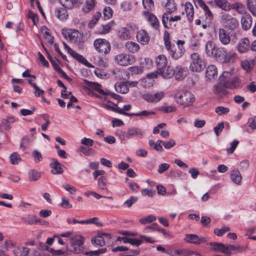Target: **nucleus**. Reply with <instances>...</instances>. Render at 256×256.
I'll use <instances>...</instances> for the list:
<instances>
[{"label": "nucleus", "instance_id": "c85d7f7f", "mask_svg": "<svg viewBox=\"0 0 256 256\" xmlns=\"http://www.w3.org/2000/svg\"><path fill=\"white\" fill-rule=\"evenodd\" d=\"M55 14L58 18L62 20H66L68 16L66 10L63 8H56Z\"/></svg>", "mask_w": 256, "mask_h": 256}, {"label": "nucleus", "instance_id": "ea45409f", "mask_svg": "<svg viewBox=\"0 0 256 256\" xmlns=\"http://www.w3.org/2000/svg\"><path fill=\"white\" fill-rule=\"evenodd\" d=\"M70 54L75 59L82 62V64H86V63H88V61L86 60V58L82 55L77 53L74 50H71V52Z\"/></svg>", "mask_w": 256, "mask_h": 256}, {"label": "nucleus", "instance_id": "8fccbe9b", "mask_svg": "<svg viewBox=\"0 0 256 256\" xmlns=\"http://www.w3.org/2000/svg\"><path fill=\"white\" fill-rule=\"evenodd\" d=\"M103 14L104 18L109 19L112 16L113 10L109 6L106 7L103 10Z\"/></svg>", "mask_w": 256, "mask_h": 256}, {"label": "nucleus", "instance_id": "13d9d810", "mask_svg": "<svg viewBox=\"0 0 256 256\" xmlns=\"http://www.w3.org/2000/svg\"><path fill=\"white\" fill-rule=\"evenodd\" d=\"M98 188L101 190H104L106 188V178L104 177H100L98 179Z\"/></svg>", "mask_w": 256, "mask_h": 256}, {"label": "nucleus", "instance_id": "a211bd4d", "mask_svg": "<svg viewBox=\"0 0 256 256\" xmlns=\"http://www.w3.org/2000/svg\"><path fill=\"white\" fill-rule=\"evenodd\" d=\"M62 164H60L57 160L53 159L52 162L50 164V166L52 168L51 172L54 174H60L63 173L64 171L62 168Z\"/></svg>", "mask_w": 256, "mask_h": 256}, {"label": "nucleus", "instance_id": "37998d69", "mask_svg": "<svg viewBox=\"0 0 256 256\" xmlns=\"http://www.w3.org/2000/svg\"><path fill=\"white\" fill-rule=\"evenodd\" d=\"M10 159L12 164H17L21 160L20 156L16 152H13L10 155Z\"/></svg>", "mask_w": 256, "mask_h": 256}, {"label": "nucleus", "instance_id": "49530a36", "mask_svg": "<svg viewBox=\"0 0 256 256\" xmlns=\"http://www.w3.org/2000/svg\"><path fill=\"white\" fill-rule=\"evenodd\" d=\"M144 7L148 11L151 10L154 7V2L152 0H142Z\"/></svg>", "mask_w": 256, "mask_h": 256}, {"label": "nucleus", "instance_id": "4d7b16f0", "mask_svg": "<svg viewBox=\"0 0 256 256\" xmlns=\"http://www.w3.org/2000/svg\"><path fill=\"white\" fill-rule=\"evenodd\" d=\"M170 167V165L166 163H162L159 165L158 172L159 174H162L167 170Z\"/></svg>", "mask_w": 256, "mask_h": 256}, {"label": "nucleus", "instance_id": "2eb2a0df", "mask_svg": "<svg viewBox=\"0 0 256 256\" xmlns=\"http://www.w3.org/2000/svg\"><path fill=\"white\" fill-rule=\"evenodd\" d=\"M136 39L141 44L144 45L148 43L150 37L148 32L145 30H141L137 33Z\"/></svg>", "mask_w": 256, "mask_h": 256}, {"label": "nucleus", "instance_id": "ddd939ff", "mask_svg": "<svg viewBox=\"0 0 256 256\" xmlns=\"http://www.w3.org/2000/svg\"><path fill=\"white\" fill-rule=\"evenodd\" d=\"M185 240L188 242L195 244H199L201 243H204L206 242V238L204 237H200L198 235L194 234H186Z\"/></svg>", "mask_w": 256, "mask_h": 256}, {"label": "nucleus", "instance_id": "0eeeda50", "mask_svg": "<svg viewBox=\"0 0 256 256\" xmlns=\"http://www.w3.org/2000/svg\"><path fill=\"white\" fill-rule=\"evenodd\" d=\"M94 45L96 50L102 54H108L111 49L110 42L105 39L98 38L96 40L94 41Z\"/></svg>", "mask_w": 256, "mask_h": 256}, {"label": "nucleus", "instance_id": "774afa93", "mask_svg": "<svg viewBox=\"0 0 256 256\" xmlns=\"http://www.w3.org/2000/svg\"><path fill=\"white\" fill-rule=\"evenodd\" d=\"M81 143L86 146H92L94 144V140L91 138H84L81 140Z\"/></svg>", "mask_w": 256, "mask_h": 256}, {"label": "nucleus", "instance_id": "7c9ffc66", "mask_svg": "<svg viewBox=\"0 0 256 256\" xmlns=\"http://www.w3.org/2000/svg\"><path fill=\"white\" fill-rule=\"evenodd\" d=\"M84 82L86 86L97 91L100 94H104V91L101 88V86L99 84L90 82L88 80H84Z\"/></svg>", "mask_w": 256, "mask_h": 256}, {"label": "nucleus", "instance_id": "aec40b11", "mask_svg": "<svg viewBox=\"0 0 256 256\" xmlns=\"http://www.w3.org/2000/svg\"><path fill=\"white\" fill-rule=\"evenodd\" d=\"M212 250L220 252L224 254H228V249H226V246L222 243L213 242L210 244Z\"/></svg>", "mask_w": 256, "mask_h": 256}, {"label": "nucleus", "instance_id": "5fc2aeb1", "mask_svg": "<svg viewBox=\"0 0 256 256\" xmlns=\"http://www.w3.org/2000/svg\"><path fill=\"white\" fill-rule=\"evenodd\" d=\"M60 4L66 8L72 9L74 6L72 0H60Z\"/></svg>", "mask_w": 256, "mask_h": 256}, {"label": "nucleus", "instance_id": "9b49d317", "mask_svg": "<svg viewBox=\"0 0 256 256\" xmlns=\"http://www.w3.org/2000/svg\"><path fill=\"white\" fill-rule=\"evenodd\" d=\"M216 54H214V58L219 59L224 62H227L230 60V54L224 48H216Z\"/></svg>", "mask_w": 256, "mask_h": 256}, {"label": "nucleus", "instance_id": "72a5a7b5", "mask_svg": "<svg viewBox=\"0 0 256 256\" xmlns=\"http://www.w3.org/2000/svg\"><path fill=\"white\" fill-rule=\"evenodd\" d=\"M118 36L121 40H128L130 37V32L126 28H123L119 30L118 32Z\"/></svg>", "mask_w": 256, "mask_h": 256}, {"label": "nucleus", "instance_id": "dca6fc26", "mask_svg": "<svg viewBox=\"0 0 256 256\" xmlns=\"http://www.w3.org/2000/svg\"><path fill=\"white\" fill-rule=\"evenodd\" d=\"M218 76V72L216 66L214 65H210L206 68V76L208 80L215 79Z\"/></svg>", "mask_w": 256, "mask_h": 256}, {"label": "nucleus", "instance_id": "bf43d9fd", "mask_svg": "<svg viewBox=\"0 0 256 256\" xmlns=\"http://www.w3.org/2000/svg\"><path fill=\"white\" fill-rule=\"evenodd\" d=\"M28 17L29 18L32 19L34 25H36V23L38 22V15L32 11H30L28 12Z\"/></svg>", "mask_w": 256, "mask_h": 256}, {"label": "nucleus", "instance_id": "a18cd8bd", "mask_svg": "<svg viewBox=\"0 0 256 256\" xmlns=\"http://www.w3.org/2000/svg\"><path fill=\"white\" fill-rule=\"evenodd\" d=\"M156 218L154 215H149L146 217L140 218L139 222L144 224L152 222L156 220Z\"/></svg>", "mask_w": 256, "mask_h": 256}, {"label": "nucleus", "instance_id": "4be33fe9", "mask_svg": "<svg viewBox=\"0 0 256 256\" xmlns=\"http://www.w3.org/2000/svg\"><path fill=\"white\" fill-rule=\"evenodd\" d=\"M158 73L160 74L164 78H170L174 76V74H175V70L172 67L168 66L166 69H162V70L160 71Z\"/></svg>", "mask_w": 256, "mask_h": 256}, {"label": "nucleus", "instance_id": "338daca9", "mask_svg": "<svg viewBox=\"0 0 256 256\" xmlns=\"http://www.w3.org/2000/svg\"><path fill=\"white\" fill-rule=\"evenodd\" d=\"M247 6L250 12L254 14L256 12V9L253 4L252 0H247Z\"/></svg>", "mask_w": 256, "mask_h": 256}, {"label": "nucleus", "instance_id": "a19ab883", "mask_svg": "<svg viewBox=\"0 0 256 256\" xmlns=\"http://www.w3.org/2000/svg\"><path fill=\"white\" fill-rule=\"evenodd\" d=\"M164 42L165 47L168 51L172 48V45L170 42V36L168 32L165 31L164 35Z\"/></svg>", "mask_w": 256, "mask_h": 256}, {"label": "nucleus", "instance_id": "f03ea898", "mask_svg": "<svg viewBox=\"0 0 256 256\" xmlns=\"http://www.w3.org/2000/svg\"><path fill=\"white\" fill-rule=\"evenodd\" d=\"M174 99L176 103L184 106H188L194 102L195 97L190 92L186 90L176 93L174 96Z\"/></svg>", "mask_w": 256, "mask_h": 256}, {"label": "nucleus", "instance_id": "473e14b6", "mask_svg": "<svg viewBox=\"0 0 256 256\" xmlns=\"http://www.w3.org/2000/svg\"><path fill=\"white\" fill-rule=\"evenodd\" d=\"M84 240V238L80 235L73 236L70 238V244L83 246Z\"/></svg>", "mask_w": 256, "mask_h": 256}, {"label": "nucleus", "instance_id": "b1692460", "mask_svg": "<svg viewBox=\"0 0 256 256\" xmlns=\"http://www.w3.org/2000/svg\"><path fill=\"white\" fill-rule=\"evenodd\" d=\"M214 4L222 10L228 11L232 8V5L226 0H214Z\"/></svg>", "mask_w": 256, "mask_h": 256}, {"label": "nucleus", "instance_id": "6e6d98bb", "mask_svg": "<svg viewBox=\"0 0 256 256\" xmlns=\"http://www.w3.org/2000/svg\"><path fill=\"white\" fill-rule=\"evenodd\" d=\"M165 6L168 8V11L167 12H172L176 10L174 1L170 0H167Z\"/></svg>", "mask_w": 256, "mask_h": 256}, {"label": "nucleus", "instance_id": "bb28decb", "mask_svg": "<svg viewBox=\"0 0 256 256\" xmlns=\"http://www.w3.org/2000/svg\"><path fill=\"white\" fill-rule=\"evenodd\" d=\"M185 11L188 20L191 22L194 18V7L191 3L187 2L184 5Z\"/></svg>", "mask_w": 256, "mask_h": 256}, {"label": "nucleus", "instance_id": "f3484780", "mask_svg": "<svg viewBox=\"0 0 256 256\" xmlns=\"http://www.w3.org/2000/svg\"><path fill=\"white\" fill-rule=\"evenodd\" d=\"M252 18L249 14H244L241 18V25L244 30L250 29L252 26Z\"/></svg>", "mask_w": 256, "mask_h": 256}, {"label": "nucleus", "instance_id": "c756f323", "mask_svg": "<svg viewBox=\"0 0 256 256\" xmlns=\"http://www.w3.org/2000/svg\"><path fill=\"white\" fill-rule=\"evenodd\" d=\"M230 178L234 183L240 184V172L238 169H234L230 172Z\"/></svg>", "mask_w": 256, "mask_h": 256}, {"label": "nucleus", "instance_id": "393cba45", "mask_svg": "<svg viewBox=\"0 0 256 256\" xmlns=\"http://www.w3.org/2000/svg\"><path fill=\"white\" fill-rule=\"evenodd\" d=\"M144 132L138 128H132L128 129V136L130 138L133 137H142Z\"/></svg>", "mask_w": 256, "mask_h": 256}, {"label": "nucleus", "instance_id": "58836bf2", "mask_svg": "<svg viewBox=\"0 0 256 256\" xmlns=\"http://www.w3.org/2000/svg\"><path fill=\"white\" fill-rule=\"evenodd\" d=\"M254 60H244L241 62V66L246 72H248L252 70L254 64Z\"/></svg>", "mask_w": 256, "mask_h": 256}, {"label": "nucleus", "instance_id": "79ce46f5", "mask_svg": "<svg viewBox=\"0 0 256 256\" xmlns=\"http://www.w3.org/2000/svg\"><path fill=\"white\" fill-rule=\"evenodd\" d=\"M104 238H102L101 234H98V235L92 238V242L96 245L103 246H104Z\"/></svg>", "mask_w": 256, "mask_h": 256}, {"label": "nucleus", "instance_id": "cd10ccee", "mask_svg": "<svg viewBox=\"0 0 256 256\" xmlns=\"http://www.w3.org/2000/svg\"><path fill=\"white\" fill-rule=\"evenodd\" d=\"M96 6V0H86L84 5L82 8V12L88 14L92 11Z\"/></svg>", "mask_w": 256, "mask_h": 256}, {"label": "nucleus", "instance_id": "09e8293b", "mask_svg": "<svg viewBox=\"0 0 256 256\" xmlns=\"http://www.w3.org/2000/svg\"><path fill=\"white\" fill-rule=\"evenodd\" d=\"M30 249L26 247H23L20 249H18L16 252V256H28L29 253Z\"/></svg>", "mask_w": 256, "mask_h": 256}, {"label": "nucleus", "instance_id": "603ef678", "mask_svg": "<svg viewBox=\"0 0 256 256\" xmlns=\"http://www.w3.org/2000/svg\"><path fill=\"white\" fill-rule=\"evenodd\" d=\"M230 228L227 226H224L222 228H216L214 233L218 236H222L224 233L230 230Z\"/></svg>", "mask_w": 256, "mask_h": 256}, {"label": "nucleus", "instance_id": "20e7f679", "mask_svg": "<svg viewBox=\"0 0 256 256\" xmlns=\"http://www.w3.org/2000/svg\"><path fill=\"white\" fill-rule=\"evenodd\" d=\"M62 34L64 36L71 42H81L83 38V34L74 29L63 30Z\"/></svg>", "mask_w": 256, "mask_h": 256}, {"label": "nucleus", "instance_id": "39448f33", "mask_svg": "<svg viewBox=\"0 0 256 256\" xmlns=\"http://www.w3.org/2000/svg\"><path fill=\"white\" fill-rule=\"evenodd\" d=\"M114 61L120 66H127L134 64L136 62V58L132 55L121 53L115 56Z\"/></svg>", "mask_w": 256, "mask_h": 256}, {"label": "nucleus", "instance_id": "e2e57ef3", "mask_svg": "<svg viewBox=\"0 0 256 256\" xmlns=\"http://www.w3.org/2000/svg\"><path fill=\"white\" fill-rule=\"evenodd\" d=\"M117 134L120 138L122 140H125L130 138V136H128V131L127 132L120 131L117 132Z\"/></svg>", "mask_w": 256, "mask_h": 256}, {"label": "nucleus", "instance_id": "864d4df0", "mask_svg": "<svg viewBox=\"0 0 256 256\" xmlns=\"http://www.w3.org/2000/svg\"><path fill=\"white\" fill-rule=\"evenodd\" d=\"M138 200V198L136 196H131L129 199L126 200L124 203V206L127 208H130L134 203Z\"/></svg>", "mask_w": 256, "mask_h": 256}, {"label": "nucleus", "instance_id": "a878e982", "mask_svg": "<svg viewBox=\"0 0 256 256\" xmlns=\"http://www.w3.org/2000/svg\"><path fill=\"white\" fill-rule=\"evenodd\" d=\"M216 48L214 44L212 41H208L206 44V52L208 56L213 57L214 54H216Z\"/></svg>", "mask_w": 256, "mask_h": 256}, {"label": "nucleus", "instance_id": "423d86ee", "mask_svg": "<svg viewBox=\"0 0 256 256\" xmlns=\"http://www.w3.org/2000/svg\"><path fill=\"white\" fill-rule=\"evenodd\" d=\"M184 42L181 40H178L176 42L177 46L172 45V48L169 50L171 57L174 60H178L181 58L185 52L184 47Z\"/></svg>", "mask_w": 256, "mask_h": 256}, {"label": "nucleus", "instance_id": "f257e3e1", "mask_svg": "<svg viewBox=\"0 0 256 256\" xmlns=\"http://www.w3.org/2000/svg\"><path fill=\"white\" fill-rule=\"evenodd\" d=\"M233 70L230 72H224L220 76V80L224 81V84L228 88L234 89L239 86V78L238 76L232 78L234 75Z\"/></svg>", "mask_w": 256, "mask_h": 256}, {"label": "nucleus", "instance_id": "1a4fd4ad", "mask_svg": "<svg viewBox=\"0 0 256 256\" xmlns=\"http://www.w3.org/2000/svg\"><path fill=\"white\" fill-rule=\"evenodd\" d=\"M164 92L162 91L147 92L142 96L146 101L150 103H156L160 102L164 96Z\"/></svg>", "mask_w": 256, "mask_h": 256}, {"label": "nucleus", "instance_id": "0e129e2a", "mask_svg": "<svg viewBox=\"0 0 256 256\" xmlns=\"http://www.w3.org/2000/svg\"><path fill=\"white\" fill-rule=\"evenodd\" d=\"M176 144V142L174 140H170L169 141H165L162 143V145L164 147V148L166 149H169L173 146H174Z\"/></svg>", "mask_w": 256, "mask_h": 256}, {"label": "nucleus", "instance_id": "c03bdc74", "mask_svg": "<svg viewBox=\"0 0 256 256\" xmlns=\"http://www.w3.org/2000/svg\"><path fill=\"white\" fill-rule=\"evenodd\" d=\"M250 42L249 40L246 38H244L241 42V53L246 52L249 50L250 48Z\"/></svg>", "mask_w": 256, "mask_h": 256}, {"label": "nucleus", "instance_id": "5701e85b", "mask_svg": "<svg viewBox=\"0 0 256 256\" xmlns=\"http://www.w3.org/2000/svg\"><path fill=\"white\" fill-rule=\"evenodd\" d=\"M219 38L220 42L224 44H227L230 42V38L225 30L220 28L218 30Z\"/></svg>", "mask_w": 256, "mask_h": 256}, {"label": "nucleus", "instance_id": "7ed1b4c3", "mask_svg": "<svg viewBox=\"0 0 256 256\" xmlns=\"http://www.w3.org/2000/svg\"><path fill=\"white\" fill-rule=\"evenodd\" d=\"M190 70L198 72L204 68L205 62L199 54L193 52L190 54Z\"/></svg>", "mask_w": 256, "mask_h": 256}, {"label": "nucleus", "instance_id": "052dcab7", "mask_svg": "<svg viewBox=\"0 0 256 256\" xmlns=\"http://www.w3.org/2000/svg\"><path fill=\"white\" fill-rule=\"evenodd\" d=\"M224 122H220L218 125H216L214 128V131L216 134L217 136H219L220 134L222 131V130L224 129Z\"/></svg>", "mask_w": 256, "mask_h": 256}, {"label": "nucleus", "instance_id": "f704fd0d", "mask_svg": "<svg viewBox=\"0 0 256 256\" xmlns=\"http://www.w3.org/2000/svg\"><path fill=\"white\" fill-rule=\"evenodd\" d=\"M67 250L68 251L74 254H80L83 252L84 246L76 244L74 246L72 244H70L67 246Z\"/></svg>", "mask_w": 256, "mask_h": 256}, {"label": "nucleus", "instance_id": "6e6552de", "mask_svg": "<svg viewBox=\"0 0 256 256\" xmlns=\"http://www.w3.org/2000/svg\"><path fill=\"white\" fill-rule=\"evenodd\" d=\"M223 26L230 30H234L238 26V22L231 16L223 13L220 20Z\"/></svg>", "mask_w": 256, "mask_h": 256}, {"label": "nucleus", "instance_id": "f8f14e48", "mask_svg": "<svg viewBox=\"0 0 256 256\" xmlns=\"http://www.w3.org/2000/svg\"><path fill=\"white\" fill-rule=\"evenodd\" d=\"M224 81L220 80L219 78V82L217 84H215L213 88L214 92L218 95L219 97L222 98L228 94L226 87L224 84Z\"/></svg>", "mask_w": 256, "mask_h": 256}, {"label": "nucleus", "instance_id": "680f3d73", "mask_svg": "<svg viewBox=\"0 0 256 256\" xmlns=\"http://www.w3.org/2000/svg\"><path fill=\"white\" fill-rule=\"evenodd\" d=\"M155 192L154 190L147 188H144L142 190V194L144 196H148L152 197L154 195Z\"/></svg>", "mask_w": 256, "mask_h": 256}, {"label": "nucleus", "instance_id": "412c9836", "mask_svg": "<svg viewBox=\"0 0 256 256\" xmlns=\"http://www.w3.org/2000/svg\"><path fill=\"white\" fill-rule=\"evenodd\" d=\"M124 46L126 50L131 53L136 52L140 48L138 44L132 41H128L126 42Z\"/></svg>", "mask_w": 256, "mask_h": 256}, {"label": "nucleus", "instance_id": "9d476101", "mask_svg": "<svg viewBox=\"0 0 256 256\" xmlns=\"http://www.w3.org/2000/svg\"><path fill=\"white\" fill-rule=\"evenodd\" d=\"M170 13V12H166L162 16V22L164 28H170L174 22L178 21L181 19V17L180 16H172Z\"/></svg>", "mask_w": 256, "mask_h": 256}, {"label": "nucleus", "instance_id": "c9c22d12", "mask_svg": "<svg viewBox=\"0 0 256 256\" xmlns=\"http://www.w3.org/2000/svg\"><path fill=\"white\" fill-rule=\"evenodd\" d=\"M40 176V172L34 169L31 170L28 173V177L30 181H36Z\"/></svg>", "mask_w": 256, "mask_h": 256}, {"label": "nucleus", "instance_id": "de8ad7c7", "mask_svg": "<svg viewBox=\"0 0 256 256\" xmlns=\"http://www.w3.org/2000/svg\"><path fill=\"white\" fill-rule=\"evenodd\" d=\"M215 112L218 115L226 114L229 112V109L224 106H218L215 108Z\"/></svg>", "mask_w": 256, "mask_h": 256}, {"label": "nucleus", "instance_id": "69168bd1", "mask_svg": "<svg viewBox=\"0 0 256 256\" xmlns=\"http://www.w3.org/2000/svg\"><path fill=\"white\" fill-rule=\"evenodd\" d=\"M34 89V94L36 96L39 97L44 94V90H41L36 84H33Z\"/></svg>", "mask_w": 256, "mask_h": 256}, {"label": "nucleus", "instance_id": "6ab92c4d", "mask_svg": "<svg viewBox=\"0 0 256 256\" xmlns=\"http://www.w3.org/2000/svg\"><path fill=\"white\" fill-rule=\"evenodd\" d=\"M167 58L164 54L158 56L156 59V64L158 68L157 72L165 68L167 64Z\"/></svg>", "mask_w": 256, "mask_h": 256}, {"label": "nucleus", "instance_id": "2f4dec72", "mask_svg": "<svg viewBox=\"0 0 256 256\" xmlns=\"http://www.w3.org/2000/svg\"><path fill=\"white\" fill-rule=\"evenodd\" d=\"M115 90L118 92L126 94L128 92L127 84L124 82H117L114 86Z\"/></svg>", "mask_w": 256, "mask_h": 256}, {"label": "nucleus", "instance_id": "4468645a", "mask_svg": "<svg viewBox=\"0 0 256 256\" xmlns=\"http://www.w3.org/2000/svg\"><path fill=\"white\" fill-rule=\"evenodd\" d=\"M143 15L146 17L147 20L153 28L157 30L160 26V22L158 18L153 14L148 12H144Z\"/></svg>", "mask_w": 256, "mask_h": 256}, {"label": "nucleus", "instance_id": "3c124183", "mask_svg": "<svg viewBox=\"0 0 256 256\" xmlns=\"http://www.w3.org/2000/svg\"><path fill=\"white\" fill-rule=\"evenodd\" d=\"M239 144V141L234 140L230 143V147L226 149L228 154H232Z\"/></svg>", "mask_w": 256, "mask_h": 256}, {"label": "nucleus", "instance_id": "e433bc0d", "mask_svg": "<svg viewBox=\"0 0 256 256\" xmlns=\"http://www.w3.org/2000/svg\"><path fill=\"white\" fill-rule=\"evenodd\" d=\"M175 73V78L176 80H181L186 76V72L181 66L176 67Z\"/></svg>", "mask_w": 256, "mask_h": 256}, {"label": "nucleus", "instance_id": "4c0bfd02", "mask_svg": "<svg viewBox=\"0 0 256 256\" xmlns=\"http://www.w3.org/2000/svg\"><path fill=\"white\" fill-rule=\"evenodd\" d=\"M101 16V13L100 12H96L93 16L92 20H90L88 24V28H92L95 24L97 23L99 19Z\"/></svg>", "mask_w": 256, "mask_h": 256}]
</instances>
